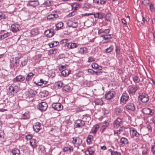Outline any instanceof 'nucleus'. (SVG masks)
Returning <instances> with one entry per match:
<instances>
[{"instance_id":"35","label":"nucleus","mask_w":155,"mask_h":155,"mask_svg":"<svg viewBox=\"0 0 155 155\" xmlns=\"http://www.w3.org/2000/svg\"><path fill=\"white\" fill-rule=\"evenodd\" d=\"M115 112L117 115H120L122 112V110L121 108L117 107L115 108Z\"/></svg>"},{"instance_id":"22","label":"nucleus","mask_w":155,"mask_h":155,"mask_svg":"<svg viewBox=\"0 0 155 155\" xmlns=\"http://www.w3.org/2000/svg\"><path fill=\"white\" fill-rule=\"evenodd\" d=\"M67 25L69 27H72L73 28H76L78 25V23L76 22L69 21L67 22Z\"/></svg>"},{"instance_id":"29","label":"nucleus","mask_w":155,"mask_h":155,"mask_svg":"<svg viewBox=\"0 0 155 155\" xmlns=\"http://www.w3.org/2000/svg\"><path fill=\"white\" fill-rule=\"evenodd\" d=\"M29 5L31 6L35 7L38 4V2L37 1L33 0L29 1L28 2Z\"/></svg>"},{"instance_id":"57","label":"nucleus","mask_w":155,"mask_h":155,"mask_svg":"<svg viewBox=\"0 0 155 155\" xmlns=\"http://www.w3.org/2000/svg\"><path fill=\"white\" fill-rule=\"evenodd\" d=\"M120 47L118 46H116L115 49L116 53L117 54H120Z\"/></svg>"},{"instance_id":"18","label":"nucleus","mask_w":155,"mask_h":155,"mask_svg":"<svg viewBox=\"0 0 155 155\" xmlns=\"http://www.w3.org/2000/svg\"><path fill=\"white\" fill-rule=\"evenodd\" d=\"M44 34L47 37H51L54 35V30L52 29H48L45 31Z\"/></svg>"},{"instance_id":"42","label":"nucleus","mask_w":155,"mask_h":155,"mask_svg":"<svg viewBox=\"0 0 155 155\" xmlns=\"http://www.w3.org/2000/svg\"><path fill=\"white\" fill-rule=\"evenodd\" d=\"M71 6L72 8H74L75 10H76L78 8L80 7V5L77 3H74L72 4Z\"/></svg>"},{"instance_id":"47","label":"nucleus","mask_w":155,"mask_h":155,"mask_svg":"<svg viewBox=\"0 0 155 155\" xmlns=\"http://www.w3.org/2000/svg\"><path fill=\"white\" fill-rule=\"evenodd\" d=\"M113 49L112 45L110 46L108 48L106 49L105 52L106 53H110L112 51Z\"/></svg>"},{"instance_id":"32","label":"nucleus","mask_w":155,"mask_h":155,"mask_svg":"<svg viewBox=\"0 0 155 155\" xmlns=\"http://www.w3.org/2000/svg\"><path fill=\"white\" fill-rule=\"evenodd\" d=\"M94 17L95 18H98L100 19L102 18L104 15V14L101 12H97L94 14Z\"/></svg>"},{"instance_id":"3","label":"nucleus","mask_w":155,"mask_h":155,"mask_svg":"<svg viewBox=\"0 0 155 155\" xmlns=\"http://www.w3.org/2000/svg\"><path fill=\"white\" fill-rule=\"evenodd\" d=\"M139 89L137 85H130L127 88V91L130 95H134Z\"/></svg>"},{"instance_id":"55","label":"nucleus","mask_w":155,"mask_h":155,"mask_svg":"<svg viewBox=\"0 0 155 155\" xmlns=\"http://www.w3.org/2000/svg\"><path fill=\"white\" fill-rule=\"evenodd\" d=\"M95 103L96 105H102L103 102L101 100L99 99L95 101Z\"/></svg>"},{"instance_id":"11","label":"nucleus","mask_w":155,"mask_h":155,"mask_svg":"<svg viewBox=\"0 0 155 155\" xmlns=\"http://www.w3.org/2000/svg\"><path fill=\"white\" fill-rule=\"evenodd\" d=\"M149 97L147 94H143L139 95V97L142 102L145 103L148 101L149 100Z\"/></svg>"},{"instance_id":"33","label":"nucleus","mask_w":155,"mask_h":155,"mask_svg":"<svg viewBox=\"0 0 155 155\" xmlns=\"http://www.w3.org/2000/svg\"><path fill=\"white\" fill-rule=\"evenodd\" d=\"M36 93V91L31 89L28 91V97H34Z\"/></svg>"},{"instance_id":"48","label":"nucleus","mask_w":155,"mask_h":155,"mask_svg":"<svg viewBox=\"0 0 155 155\" xmlns=\"http://www.w3.org/2000/svg\"><path fill=\"white\" fill-rule=\"evenodd\" d=\"M110 153L111 155H121L120 153L111 150Z\"/></svg>"},{"instance_id":"36","label":"nucleus","mask_w":155,"mask_h":155,"mask_svg":"<svg viewBox=\"0 0 155 155\" xmlns=\"http://www.w3.org/2000/svg\"><path fill=\"white\" fill-rule=\"evenodd\" d=\"M93 138V136L91 135H89L87 137L86 139V141L88 144H90L91 142V140Z\"/></svg>"},{"instance_id":"4","label":"nucleus","mask_w":155,"mask_h":155,"mask_svg":"<svg viewBox=\"0 0 155 155\" xmlns=\"http://www.w3.org/2000/svg\"><path fill=\"white\" fill-rule=\"evenodd\" d=\"M129 97L128 94L126 92H124L120 98V104H126L127 101H128Z\"/></svg>"},{"instance_id":"60","label":"nucleus","mask_w":155,"mask_h":155,"mask_svg":"<svg viewBox=\"0 0 155 155\" xmlns=\"http://www.w3.org/2000/svg\"><path fill=\"white\" fill-rule=\"evenodd\" d=\"M95 59L92 57H89L88 58L87 62H91L95 61Z\"/></svg>"},{"instance_id":"62","label":"nucleus","mask_w":155,"mask_h":155,"mask_svg":"<svg viewBox=\"0 0 155 155\" xmlns=\"http://www.w3.org/2000/svg\"><path fill=\"white\" fill-rule=\"evenodd\" d=\"M32 137V135L31 134H28L27 135H26L25 136V137L26 139L28 140H31V138Z\"/></svg>"},{"instance_id":"10","label":"nucleus","mask_w":155,"mask_h":155,"mask_svg":"<svg viewBox=\"0 0 155 155\" xmlns=\"http://www.w3.org/2000/svg\"><path fill=\"white\" fill-rule=\"evenodd\" d=\"M38 107L41 111H45L47 109L48 105L46 103L43 102L39 104H38Z\"/></svg>"},{"instance_id":"20","label":"nucleus","mask_w":155,"mask_h":155,"mask_svg":"<svg viewBox=\"0 0 155 155\" xmlns=\"http://www.w3.org/2000/svg\"><path fill=\"white\" fill-rule=\"evenodd\" d=\"M128 143V140L125 137H122L120 140L119 143L120 145L124 146Z\"/></svg>"},{"instance_id":"50","label":"nucleus","mask_w":155,"mask_h":155,"mask_svg":"<svg viewBox=\"0 0 155 155\" xmlns=\"http://www.w3.org/2000/svg\"><path fill=\"white\" fill-rule=\"evenodd\" d=\"M43 4L45 6H49L51 5V2L49 0H47Z\"/></svg>"},{"instance_id":"41","label":"nucleus","mask_w":155,"mask_h":155,"mask_svg":"<svg viewBox=\"0 0 155 155\" xmlns=\"http://www.w3.org/2000/svg\"><path fill=\"white\" fill-rule=\"evenodd\" d=\"M71 88V87L69 85H66L63 87L62 91H63L68 92L69 91Z\"/></svg>"},{"instance_id":"61","label":"nucleus","mask_w":155,"mask_h":155,"mask_svg":"<svg viewBox=\"0 0 155 155\" xmlns=\"http://www.w3.org/2000/svg\"><path fill=\"white\" fill-rule=\"evenodd\" d=\"M142 2L145 5H146L149 4V0H142Z\"/></svg>"},{"instance_id":"53","label":"nucleus","mask_w":155,"mask_h":155,"mask_svg":"<svg viewBox=\"0 0 155 155\" xmlns=\"http://www.w3.org/2000/svg\"><path fill=\"white\" fill-rule=\"evenodd\" d=\"M92 67L95 69H97L98 64L96 63H93L91 65Z\"/></svg>"},{"instance_id":"15","label":"nucleus","mask_w":155,"mask_h":155,"mask_svg":"<svg viewBox=\"0 0 155 155\" xmlns=\"http://www.w3.org/2000/svg\"><path fill=\"white\" fill-rule=\"evenodd\" d=\"M127 109L133 111L135 109V106L134 104L132 103H129L125 106Z\"/></svg>"},{"instance_id":"19","label":"nucleus","mask_w":155,"mask_h":155,"mask_svg":"<svg viewBox=\"0 0 155 155\" xmlns=\"http://www.w3.org/2000/svg\"><path fill=\"white\" fill-rule=\"evenodd\" d=\"M66 45L69 49H72L76 48L79 45L75 43L69 42L66 43Z\"/></svg>"},{"instance_id":"43","label":"nucleus","mask_w":155,"mask_h":155,"mask_svg":"<svg viewBox=\"0 0 155 155\" xmlns=\"http://www.w3.org/2000/svg\"><path fill=\"white\" fill-rule=\"evenodd\" d=\"M111 17L112 15L108 13L107 14L105 17V20L108 21H110Z\"/></svg>"},{"instance_id":"59","label":"nucleus","mask_w":155,"mask_h":155,"mask_svg":"<svg viewBox=\"0 0 155 155\" xmlns=\"http://www.w3.org/2000/svg\"><path fill=\"white\" fill-rule=\"evenodd\" d=\"M31 79L32 78L28 74L25 79V80L27 82H28L31 81Z\"/></svg>"},{"instance_id":"25","label":"nucleus","mask_w":155,"mask_h":155,"mask_svg":"<svg viewBox=\"0 0 155 155\" xmlns=\"http://www.w3.org/2000/svg\"><path fill=\"white\" fill-rule=\"evenodd\" d=\"M94 153V150L91 148H89L85 151V154L86 155H93Z\"/></svg>"},{"instance_id":"44","label":"nucleus","mask_w":155,"mask_h":155,"mask_svg":"<svg viewBox=\"0 0 155 155\" xmlns=\"http://www.w3.org/2000/svg\"><path fill=\"white\" fill-rule=\"evenodd\" d=\"M59 42L57 41H54L52 43L49 44V45L50 48L57 46Z\"/></svg>"},{"instance_id":"49","label":"nucleus","mask_w":155,"mask_h":155,"mask_svg":"<svg viewBox=\"0 0 155 155\" xmlns=\"http://www.w3.org/2000/svg\"><path fill=\"white\" fill-rule=\"evenodd\" d=\"M87 51V48L85 47L81 48L79 50V52L81 54H83Z\"/></svg>"},{"instance_id":"9","label":"nucleus","mask_w":155,"mask_h":155,"mask_svg":"<svg viewBox=\"0 0 155 155\" xmlns=\"http://www.w3.org/2000/svg\"><path fill=\"white\" fill-rule=\"evenodd\" d=\"M74 123V126L76 128L81 127L85 125L84 121L81 119H78L76 120Z\"/></svg>"},{"instance_id":"37","label":"nucleus","mask_w":155,"mask_h":155,"mask_svg":"<svg viewBox=\"0 0 155 155\" xmlns=\"http://www.w3.org/2000/svg\"><path fill=\"white\" fill-rule=\"evenodd\" d=\"M124 130V127H120V128L119 129V130H117V131L114 130V135L117 134V135L120 134L122 133V132H123V130Z\"/></svg>"},{"instance_id":"51","label":"nucleus","mask_w":155,"mask_h":155,"mask_svg":"<svg viewBox=\"0 0 155 155\" xmlns=\"http://www.w3.org/2000/svg\"><path fill=\"white\" fill-rule=\"evenodd\" d=\"M28 61L27 60H25L21 62V64L20 65V67L22 68L24 66H25L27 64Z\"/></svg>"},{"instance_id":"46","label":"nucleus","mask_w":155,"mask_h":155,"mask_svg":"<svg viewBox=\"0 0 155 155\" xmlns=\"http://www.w3.org/2000/svg\"><path fill=\"white\" fill-rule=\"evenodd\" d=\"M31 33V35L33 36L37 35L38 33V30L36 29H34L32 30Z\"/></svg>"},{"instance_id":"7","label":"nucleus","mask_w":155,"mask_h":155,"mask_svg":"<svg viewBox=\"0 0 155 155\" xmlns=\"http://www.w3.org/2000/svg\"><path fill=\"white\" fill-rule=\"evenodd\" d=\"M130 135L133 137H139L141 136V134L134 128L133 127H131L130 128Z\"/></svg>"},{"instance_id":"28","label":"nucleus","mask_w":155,"mask_h":155,"mask_svg":"<svg viewBox=\"0 0 155 155\" xmlns=\"http://www.w3.org/2000/svg\"><path fill=\"white\" fill-rule=\"evenodd\" d=\"M110 32V30L109 29H101L99 30L98 31V34L100 35L101 34H108Z\"/></svg>"},{"instance_id":"30","label":"nucleus","mask_w":155,"mask_h":155,"mask_svg":"<svg viewBox=\"0 0 155 155\" xmlns=\"http://www.w3.org/2000/svg\"><path fill=\"white\" fill-rule=\"evenodd\" d=\"M11 152L12 155H19L20 153V150L16 148L12 150Z\"/></svg>"},{"instance_id":"27","label":"nucleus","mask_w":155,"mask_h":155,"mask_svg":"<svg viewBox=\"0 0 155 155\" xmlns=\"http://www.w3.org/2000/svg\"><path fill=\"white\" fill-rule=\"evenodd\" d=\"M30 143L33 148H35L37 146L36 140L35 139H31L30 142Z\"/></svg>"},{"instance_id":"5","label":"nucleus","mask_w":155,"mask_h":155,"mask_svg":"<svg viewBox=\"0 0 155 155\" xmlns=\"http://www.w3.org/2000/svg\"><path fill=\"white\" fill-rule=\"evenodd\" d=\"M123 125V122L122 119L119 118H117L115 120L113 124L114 127L115 128H118Z\"/></svg>"},{"instance_id":"40","label":"nucleus","mask_w":155,"mask_h":155,"mask_svg":"<svg viewBox=\"0 0 155 155\" xmlns=\"http://www.w3.org/2000/svg\"><path fill=\"white\" fill-rule=\"evenodd\" d=\"M99 128V126L98 125H96L93 127V128L91 130V132L94 134H95Z\"/></svg>"},{"instance_id":"2","label":"nucleus","mask_w":155,"mask_h":155,"mask_svg":"<svg viewBox=\"0 0 155 155\" xmlns=\"http://www.w3.org/2000/svg\"><path fill=\"white\" fill-rule=\"evenodd\" d=\"M9 94L14 96L18 91L19 88L18 85L14 84H12L9 87Z\"/></svg>"},{"instance_id":"13","label":"nucleus","mask_w":155,"mask_h":155,"mask_svg":"<svg viewBox=\"0 0 155 155\" xmlns=\"http://www.w3.org/2000/svg\"><path fill=\"white\" fill-rule=\"evenodd\" d=\"M25 78L21 75H20L17 76L13 80V81L15 82H23L25 80Z\"/></svg>"},{"instance_id":"12","label":"nucleus","mask_w":155,"mask_h":155,"mask_svg":"<svg viewBox=\"0 0 155 155\" xmlns=\"http://www.w3.org/2000/svg\"><path fill=\"white\" fill-rule=\"evenodd\" d=\"M19 59L18 57L12 58L11 61L10 67L13 68L15 66L17 65L19 63Z\"/></svg>"},{"instance_id":"63","label":"nucleus","mask_w":155,"mask_h":155,"mask_svg":"<svg viewBox=\"0 0 155 155\" xmlns=\"http://www.w3.org/2000/svg\"><path fill=\"white\" fill-rule=\"evenodd\" d=\"M123 25H124L125 26H126L127 25V21L125 20L124 19H121Z\"/></svg>"},{"instance_id":"56","label":"nucleus","mask_w":155,"mask_h":155,"mask_svg":"<svg viewBox=\"0 0 155 155\" xmlns=\"http://www.w3.org/2000/svg\"><path fill=\"white\" fill-rule=\"evenodd\" d=\"M5 18L6 17L5 15L3 14L2 12H0V20L5 19Z\"/></svg>"},{"instance_id":"16","label":"nucleus","mask_w":155,"mask_h":155,"mask_svg":"<svg viewBox=\"0 0 155 155\" xmlns=\"http://www.w3.org/2000/svg\"><path fill=\"white\" fill-rule=\"evenodd\" d=\"M20 28V26L18 24H13L11 26V29L14 32H15L19 31Z\"/></svg>"},{"instance_id":"54","label":"nucleus","mask_w":155,"mask_h":155,"mask_svg":"<svg viewBox=\"0 0 155 155\" xmlns=\"http://www.w3.org/2000/svg\"><path fill=\"white\" fill-rule=\"evenodd\" d=\"M155 8L153 5L152 4L150 3V9L151 11L152 12H154L155 10Z\"/></svg>"},{"instance_id":"8","label":"nucleus","mask_w":155,"mask_h":155,"mask_svg":"<svg viewBox=\"0 0 155 155\" xmlns=\"http://www.w3.org/2000/svg\"><path fill=\"white\" fill-rule=\"evenodd\" d=\"M52 107L54 110L57 111L61 110L63 109L62 105L59 103H53L52 104Z\"/></svg>"},{"instance_id":"38","label":"nucleus","mask_w":155,"mask_h":155,"mask_svg":"<svg viewBox=\"0 0 155 155\" xmlns=\"http://www.w3.org/2000/svg\"><path fill=\"white\" fill-rule=\"evenodd\" d=\"M69 71L68 69L63 70L61 72V74L64 77L67 76L69 74Z\"/></svg>"},{"instance_id":"45","label":"nucleus","mask_w":155,"mask_h":155,"mask_svg":"<svg viewBox=\"0 0 155 155\" xmlns=\"http://www.w3.org/2000/svg\"><path fill=\"white\" fill-rule=\"evenodd\" d=\"M134 81L135 83H138L140 81V79L137 76L134 75L133 77Z\"/></svg>"},{"instance_id":"1","label":"nucleus","mask_w":155,"mask_h":155,"mask_svg":"<svg viewBox=\"0 0 155 155\" xmlns=\"http://www.w3.org/2000/svg\"><path fill=\"white\" fill-rule=\"evenodd\" d=\"M71 141L74 146L77 147H78L82 143V139L79 137H72Z\"/></svg>"},{"instance_id":"52","label":"nucleus","mask_w":155,"mask_h":155,"mask_svg":"<svg viewBox=\"0 0 155 155\" xmlns=\"http://www.w3.org/2000/svg\"><path fill=\"white\" fill-rule=\"evenodd\" d=\"M56 86L58 88H61L62 86L63 83L61 81H59L57 82L56 84Z\"/></svg>"},{"instance_id":"6","label":"nucleus","mask_w":155,"mask_h":155,"mask_svg":"<svg viewBox=\"0 0 155 155\" xmlns=\"http://www.w3.org/2000/svg\"><path fill=\"white\" fill-rule=\"evenodd\" d=\"M141 111L144 114H148L151 116L153 115L154 114V111L153 110L147 107L143 108Z\"/></svg>"},{"instance_id":"14","label":"nucleus","mask_w":155,"mask_h":155,"mask_svg":"<svg viewBox=\"0 0 155 155\" xmlns=\"http://www.w3.org/2000/svg\"><path fill=\"white\" fill-rule=\"evenodd\" d=\"M34 130L36 132H38L41 129V124L38 122H37L34 124L33 126Z\"/></svg>"},{"instance_id":"24","label":"nucleus","mask_w":155,"mask_h":155,"mask_svg":"<svg viewBox=\"0 0 155 155\" xmlns=\"http://www.w3.org/2000/svg\"><path fill=\"white\" fill-rule=\"evenodd\" d=\"M109 125V123L107 121H105L103 123L101 127V129L102 132L107 128Z\"/></svg>"},{"instance_id":"21","label":"nucleus","mask_w":155,"mask_h":155,"mask_svg":"<svg viewBox=\"0 0 155 155\" xmlns=\"http://www.w3.org/2000/svg\"><path fill=\"white\" fill-rule=\"evenodd\" d=\"M58 17L57 14H50L48 16L47 19L48 20L53 21L55 20Z\"/></svg>"},{"instance_id":"23","label":"nucleus","mask_w":155,"mask_h":155,"mask_svg":"<svg viewBox=\"0 0 155 155\" xmlns=\"http://www.w3.org/2000/svg\"><path fill=\"white\" fill-rule=\"evenodd\" d=\"M100 36L102 37L104 40H108L113 38V35L108 34H102Z\"/></svg>"},{"instance_id":"26","label":"nucleus","mask_w":155,"mask_h":155,"mask_svg":"<svg viewBox=\"0 0 155 155\" xmlns=\"http://www.w3.org/2000/svg\"><path fill=\"white\" fill-rule=\"evenodd\" d=\"M30 117V114L28 112H26L21 115L22 118L24 120L28 119Z\"/></svg>"},{"instance_id":"31","label":"nucleus","mask_w":155,"mask_h":155,"mask_svg":"<svg viewBox=\"0 0 155 155\" xmlns=\"http://www.w3.org/2000/svg\"><path fill=\"white\" fill-rule=\"evenodd\" d=\"M48 82L45 81L42 79H41L39 80V81H38L37 83L35 82V83H36V84L37 85L41 86L43 84H46Z\"/></svg>"},{"instance_id":"17","label":"nucleus","mask_w":155,"mask_h":155,"mask_svg":"<svg viewBox=\"0 0 155 155\" xmlns=\"http://www.w3.org/2000/svg\"><path fill=\"white\" fill-rule=\"evenodd\" d=\"M114 92L113 91H109L105 94V97L106 99L108 100L112 99L114 94Z\"/></svg>"},{"instance_id":"58","label":"nucleus","mask_w":155,"mask_h":155,"mask_svg":"<svg viewBox=\"0 0 155 155\" xmlns=\"http://www.w3.org/2000/svg\"><path fill=\"white\" fill-rule=\"evenodd\" d=\"M151 149L153 154H155V142L154 143L153 145H152Z\"/></svg>"},{"instance_id":"39","label":"nucleus","mask_w":155,"mask_h":155,"mask_svg":"<svg viewBox=\"0 0 155 155\" xmlns=\"http://www.w3.org/2000/svg\"><path fill=\"white\" fill-rule=\"evenodd\" d=\"M73 148L72 147H65L63 149V150L64 152H71V151H73Z\"/></svg>"},{"instance_id":"34","label":"nucleus","mask_w":155,"mask_h":155,"mask_svg":"<svg viewBox=\"0 0 155 155\" xmlns=\"http://www.w3.org/2000/svg\"><path fill=\"white\" fill-rule=\"evenodd\" d=\"M63 25V23L62 22H59L55 25L56 30H58L61 28Z\"/></svg>"},{"instance_id":"64","label":"nucleus","mask_w":155,"mask_h":155,"mask_svg":"<svg viewBox=\"0 0 155 155\" xmlns=\"http://www.w3.org/2000/svg\"><path fill=\"white\" fill-rule=\"evenodd\" d=\"M82 109L80 107H78L76 108L75 109V111L77 112H81L82 111Z\"/></svg>"}]
</instances>
